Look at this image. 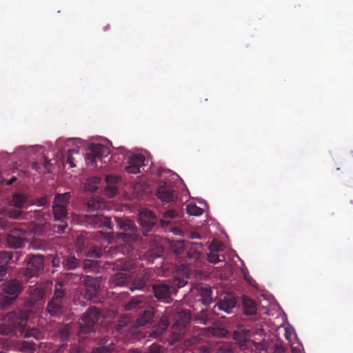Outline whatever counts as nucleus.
I'll return each mask as SVG.
<instances>
[{"mask_svg":"<svg viewBox=\"0 0 353 353\" xmlns=\"http://www.w3.org/2000/svg\"><path fill=\"white\" fill-rule=\"evenodd\" d=\"M29 318L28 310L10 312L7 314L5 322L1 328V332L5 335L22 336Z\"/></svg>","mask_w":353,"mask_h":353,"instance_id":"obj_1","label":"nucleus"},{"mask_svg":"<svg viewBox=\"0 0 353 353\" xmlns=\"http://www.w3.org/2000/svg\"><path fill=\"white\" fill-rule=\"evenodd\" d=\"M115 221L121 232L117 233V242L120 245L125 247V251L129 252L133 249L132 243L139 237L138 228L134 221L123 218L115 217Z\"/></svg>","mask_w":353,"mask_h":353,"instance_id":"obj_2","label":"nucleus"},{"mask_svg":"<svg viewBox=\"0 0 353 353\" xmlns=\"http://www.w3.org/2000/svg\"><path fill=\"white\" fill-rule=\"evenodd\" d=\"M70 193L57 194L54 197L52 210L54 220L60 221L62 224L57 226V232L63 233L68 227V205L70 199Z\"/></svg>","mask_w":353,"mask_h":353,"instance_id":"obj_3","label":"nucleus"},{"mask_svg":"<svg viewBox=\"0 0 353 353\" xmlns=\"http://www.w3.org/2000/svg\"><path fill=\"white\" fill-rule=\"evenodd\" d=\"M23 289L22 283L17 279H10L3 283L0 293V307L5 308L11 305Z\"/></svg>","mask_w":353,"mask_h":353,"instance_id":"obj_4","label":"nucleus"},{"mask_svg":"<svg viewBox=\"0 0 353 353\" xmlns=\"http://www.w3.org/2000/svg\"><path fill=\"white\" fill-rule=\"evenodd\" d=\"M65 293L63 289V284L57 283L54 285V294L48 301L46 310L51 316H59L64 312L63 299Z\"/></svg>","mask_w":353,"mask_h":353,"instance_id":"obj_5","label":"nucleus"},{"mask_svg":"<svg viewBox=\"0 0 353 353\" xmlns=\"http://www.w3.org/2000/svg\"><path fill=\"white\" fill-rule=\"evenodd\" d=\"M28 203H30L29 198L26 193L19 192H14L10 201V206L11 208L7 211L8 216L13 219H21L23 215L22 209Z\"/></svg>","mask_w":353,"mask_h":353,"instance_id":"obj_6","label":"nucleus"},{"mask_svg":"<svg viewBox=\"0 0 353 353\" xmlns=\"http://www.w3.org/2000/svg\"><path fill=\"white\" fill-rule=\"evenodd\" d=\"M85 219L88 224L94 228H106L108 229L109 232H103L100 231L99 233L103 236L108 243H110L112 236V225L110 218L97 214L94 215H85Z\"/></svg>","mask_w":353,"mask_h":353,"instance_id":"obj_7","label":"nucleus"},{"mask_svg":"<svg viewBox=\"0 0 353 353\" xmlns=\"http://www.w3.org/2000/svg\"><path fill=\"white\" fill-rule=\"evenodd\" d=\"M26 268L23 276L28 281L34 276H39L44 270V258L41 255L28 256Z\"/></svg>","mask_w":353,"mask_h":353,"instance_id":"obj_8","label":"nucleus"},{"mask_svg":"<svg viewBox=\"0 0 353 353\" xmlns=\"http://www.w3.org/2000/svg\"><path fill=\"white\" fill-rule=\"evenodd\" d=\"M109 153V148L106 146L99 143L92 144L86 153L88 164L96 167L97 161H102Z\"/></svg>","mask_w":353,"mask_h":353,"instance_id":"obj_9","label":"nucleus"},{"mask_svg":"<svg viewBox=\"0 0 353 353\" xmlns=\"http://www.w3.org/2000/svg\"><path fill=\"white\" fill-rule=\"evenodd\" d=\"M100 312L96 307H91L82 316L79 334H86L92 331L99 321Z\"/></svg>","mask_w":353,"mask_h":353,"instance_id":"obj_10","label":"nucleus"},{"mask_svg":"<svg viewBox=\"0 0 353 353\" xmlns=\"http://www.w3.org/2000/svg\"><path fill=\"white\" fill-rule=\"evenodd\" d=\"M82 282L85 288V292L84 294V299L86 300H90L95 296L100 288L101 277L94 278L90 276H82Z\"/></svg>","mask_w":353,"mask_h":353,"instance_id":"obj_11","label":"nucleus"},{"mask_svg":"<svg viewBox=\"0 0 353 353\" xmlns=\"http://www.w3.org/2000/svg\"><path fill=\"white\" fill-rule=\"evenodd\" d=\"M134 266L132 264H124L121 269L113 276L112 282L115 286H123L131 279Z\"/></svg>","mask_w":353,"mask_h":353,"instance_id":"obj_12","label":"nucleus"},{"mask_svg":"<svg viewBox=\"0 0 353 353\" xmlns=\"http://www.w3.org/2000/svg\"><path fill=\"white\" fill-rule=\"evenodd\" d=\"M27 230L24 228H14L7 236L9 247L19 248L24 245Z\"/></svg>","mask_w":353,"mask_h":353,"instance_id":"obj_13","label":"nucleus"},{"mask_svg":"<svg viewBox=\"0 0 353 353\" xmlns=\"http://www.w3.org/2000/svg\"><path fill=\"white\" fill-rule=\"evenodd\" d=\"M139 222L143 228V233L146 236L156 224L157 218L151 210L143 209L139 213Z\"/></svg>","mask_w":353,"mask_h":353,"instance_id":"obj_14","label":"nucleus"},{"mask_svg":"<svg viewBox=\"0 0 353 353\" xmlns=\"http://www.w3.org/2000/svg\"><path fill=\"white\" fill-rule=\"evenodd\" d=\"M157 195L163 202L170 203L174 201L176 194L173 186L167 183H161L157 190Z\"/></svg>","mask_w":353,"mask_h":353,"instance_id":"obj_15","label":"nucleus"},{"mask_svg":"<svg viewBox=\"0 0 353 353\" xmlns=\"http://www.w3.org/2000/svg\"><path fill=\"white\" fill-rule=\"evenodd\" d=\"M152 290L154 297L159 301L168 303L171 296V287L165 283L154 284Z\"/></svg>","mask_w":353,"mask_h":353,"instance_id":"obj_16","label":"nucleus"},{"mask_svg":"<svg viewBox=\"0 0 353 353\" xmlns=\"http://www.w3.org/2000/svg\"><path fill=\"white\" fill-rule=\"evenodd\" d=\"M145 158L141 154H133L128 161V165L125 170L128 173L137 174L140 172V168L144 165Z\"/></svg>","mask_w":353,"mask_h":353,"instance_id":"obj_17","label":"nucleus"},{"mask_svg":"<svg viewBox=\"0 0 353 353\" xmlns=\"http://www.w3.org/2000/svg\"><path fill=\"white\" fill-rule=\"evenodd\" d=\"M236 305V299L232 295L228 294L223 299H220L214 307L215 312L216 310H221L227 314L231 312V310Z\"/></svg>","mask_w":353,"mask_h":353,"instance_id":"obj_18","label":"nucleus"},{"mask_svg":"<svg viewBox=\"0 0 353 353\" xmlns=\"http://www.w3.org/2000/svg\"><path fill=\"white\" fill-rule=\"evenodd\" d=\"M105 181L107 183V186L105 188V194L110 198H112L117 194L118 190L116 185L119 181V178L116 176L108 175L106 176Z\"/></svg>","mask_w":353,"mask_h":353,"instance_id":"obj_19","label":"nucleus"},{"mask_svg":"<svg viewBox=\"0 0 353 353\" xmlns=\"http://www.w3.org/2000/svg\"><path fill=\"white\" fill-rule=\"evenodd\" d=\"M169 325V322L167 319H161L160 322L153 327L151 333L150 334V336L159 339L163 333L166 330Z\"/></svg>","mask_w":353,"mask_h":353,"instance_id":"obj_20","label":"nucleus"},{"mask_svg":"<svg viewBox=\"0 0 353 353\" xmlns=\"http://www.w3.org/2000/svg\"><path fill=\"white\" fill-rule=\"evenodd\" d=\"M105 207L104 200L99 196H92L87 203L88 211L94 212Z\"/></svg>","mask_w":353,"mask_h":353,"instance_id":"obj_21","label":"nucleus"},{"mask_svg":"<svg viewBox=\"0 0 353 353\" xmlns=\"http://www.w3.org/2000/svg\"><path fill=\"white\" fill-rule=\"evenodd\" d=\"M154 316V312L151 310H145L137 318L136 321L137 327H143L148 323H151Z\"/></svg>","mask_w":353,"mask_h":353,"instance_id":"obj_22","label":"nucleus"},{"mask_svg":"<svg viewBox=\"0 0 353 353\" xmlns=\"http://www.w3.org/2000/svg\"><path fill=\"white\" fill-rule=\"evenodd\" d=\"M31 168L37 172H50L52 164L46 157H43L41 163L33 162L31 165Z\"/></svg>","mask_w":353,"mask_h":353,"instance_id":"obj_23","label":"nucleus"},{"mask_svg":"<svg viewBox=\"0 0 353 353\" xmlns=\"http://www.w3.org/2000/svg\"><path fill=\"white\" fill-rule=\"evenodd\" d=\"M203 244L201 243H191L188 252L189 259L199 260L202 254Z\"/></svg>","mask_w":353,"mask_h":353,"instance_id":"obj_24","label":"nucleus"},{"mask_svg":"<svg viewBox=\"0 0 353 353\" xmlns=\"http://www.w3.org/2000/svg\"><path fill=\"white\" fill-rule=\"evenodd\" d=\"M143 304V298L141 296H134L125 305V310L126 311L137 310L141 308Z\"/></svg>","mask_w":353,"mask_h":353,"instance_id":"obj_25","label":"nucleus"},{"mask_svg":"<svg viewBox=\"0 0 353 353\" xmlns=\"http://www.w3.org/2000/svg\"><path fill=\"white\" fill-rule=\"evenodd\" d=\"M63 267L65 270H74L79 267L80 261L74 256L68 255L63 260Z\"/></svg>","mask_w":353,"mask_h":353,"instance_id":"obj_26","label":"nucleus"},{"mask_svg":"<svg viewBox=\"0 0 353 353\" xmlns=\"http://www.w3.org/2000/svg\"><path fill=\"white\" fill-rule=\"evenodd\" d=\"M17 345L18 350L23 353H34L36 350L35 343L32 341H19Z\"/></svg>","mask_w":353,"mask_h":353,"instance_id":"obj_27","label":"nucleus"},{"mask_svg":"<svg viewBox=\"0 0 353 353\" xmlns=\"http://www.w3.org/2000/svg\"><path fill=\"white\" fill-rule=\"evenodd\" d=\"M244 313L246 315H252L256 312V303L250 299L243 298V299Z\"/></svg>","mask_w":353,"mask_h":353,"instance_id":"obj_28","label":"nucleus"},{"mask_svg":"<svg viewBox=\"0 0 353 353\" xmlns=\"http://www.w3.org/2000/svg\"><path fill=\"white\" fill-rule=\"evenodd\" d=\"M101 179L98 176L89 178L85 185V189L90 192H94L98 188Z\"/></svg>","mask_w":353,"mask_h":353,"instance_id":"obj_29","label":"nucleus"},{"mask_svg":"<svg viewBox=\"0 0 353 353\" xmlns=\"http://www.w3.org/2000/svg\"><path fill=\"white\" fill-rule=\"evenodd\" d=\"M178 215V212L174 210H168L164 212L161 224L163 227L168 225L170 219H174Z\"/></svg>","mask_w":353,"mask_h":353,"instance_id":"obj_30","label":"nucleus"},{"mask_svg":"<svg viewBox=\"0 0 353 353\" xmlns=\"http://www.w3.org/2000/svg\"><path fill=\"white\" fill-rule=\"evenodd\" d=\"M45 294V290L41 287L33 289L30 292V298L33 302H38L41 300Z\"/></svg>","mask_w":353,"mask_h":353,"instance_id":"obj_31","label":"nucleus"},{"mask_svg":"<svg viewBox=\"0 0 353 353\" xmlns=\"http://www.w3.org/2000/svg\"><path fill=\"white\" fill-rule=\"evenodd\" d=\"M71 326L70 324L63 325L59 328L58 334L61 341H66L70 335Z\"/></svg>","mask_w":353,"mask_h":353,"instance_id":"obj_32","label":"nucleus"},{"mask_svg":"<svg viewBox=\"0 0 353 353\" xmlns=\"http://www.w3.org/2000/svg\"><path fill=\"white\" fill-rule=\"evenodd\" d=\"M105 343L107 341L103 342L104 345L94 348L92 353H111L114 351V344L112 342L108 343V345H105Z\"/></svg>","mask_w":353,"mask_h":353,"instance_id":"obj_33","label":"nucleus"},{"mask_svg":"<svg viewBox=\"0 0 353 353\" xmlns=\"http://www.w3.org/2000/svg\"><path fill=\"white\" fill-rule=\"evenodd\" d=\"M252 345V349L254 348V351L256 353H258L260 351H262L265 348H266V345L263 343H256L253 341H245L243 344L241 345V347L242 349L244 348L245 346Z\"/></svg>","mask_w":353,"mask_h":353,"instance_id":"obj_34","label":"nucleus"},{"mask_svg":"<svg viewBox=\"0 0 353 353\" xmlns=\"http://www.w3.org/2000/svg\"><path fill=\"white\" fill-rule=\"evenodd\" d=\"M171 248L176 254H181L185 248V241L183 240L172 241L171 243Z\"/></svg>","mask_w":353,"mask_h":353,"instance_id":"obj_35","label":"nucleus"},{"mask_svg":"<svg viewBox=\"0 0 353 353\" xmlns=\"http://www.w3.org/2000/svg\"><path fill=\"white\" fill-rule=\"evenodd\" d=\"M211 293L212 290L210 288H203L201 291V301L202 303L207 305L210 304L211 301Z\"/></svg>","mask_w":353,"mask_h":353,"instance_id":"obj_36","label":"nucleus"},{"mask_svg":"<svg viewBox=\"0 0 353 353\" xmlns=\"http://www.w3.org/2000/svg\"><path fill=\"white\" fill-rule=\"evenodd\" d=\"M34 338V339L39 340L43 337V333L36 328L30 329L25 332L23 338Z\"/></svg>","mask_w":353,"mask_h":353,"instance_id":"obj_37","label":"nucleus"},{"mask_svg":"<svg viewBox=\"0 0 353 353\" xmlns=\"http://www.w3.org/2000/svg\"><path fill=\"white\" fill-rule=\"evenodd\" d=\"M102 250L98 246L92 247L86 253V256L91 259H98L102 255Z\"/></svg>","mask_w":353,"mask_h":353,"instance_id":"obj_38","label":"nucleus"},{"mask_svg":"<svg viewBox=\"0 0 353 353\" xmlns=\"http://www.w3.org/2000/svg\"><path fill=\"white\" fill-rule=\"evenodd\" d=\"M188 214L192 216H199L203 213V209L196 206L195 204L190 203L186 206Z\"/></svg>","mask_w":353,"mask_h":353,"instance_id":"obj_39","label":"nucleus"},{"mask_svg":"<svg viewBox=\"0 0 353 353\" xmlns=\"http://www.w3.org/2000/svg\"><path fill=\"white\" fill-rule=\"evenodd\" d=\"M146 279H145V277H139V278H137L132 286L130 287V290L131 291H133L136 289H138V290H141L143 289L145 285H146Z\"/></svg>","mask_w":353,"mask_h":353,"instance_id":"obj_40","label":"nucleus"},{"mask_svg":"<svg viewBox=\"0 0 353 353\" xmlns=\"http://www.w3.org/2000/svg\"><path fill=\"white\" fill-rule=\"evenodd\" d=\"M28 216L30 219H34L36 220H40L42 217V212L41 210H35V211H30L25 214H23L21 219H27Z\"/></svg>","mask_w":353,"mask_h":353,"instance_id":"obj_41","label":"nucleus"},{"mask_svg":"<svg viewBox=\"0 0 353 353\" xmlns=\"http://www.w3.org/2000/svg\"><path fill=\"white\" fill-rule=\"evenodd\" d=\"M216 353H233L231 345L229 343H221L216 349Z\"/></svg>","mask_w":353,"mask_h":353,"instance_id":"obj_42","label":"nucleus"},{"mask_svg":"<svg viewBox=\"0 0 353 353\" xmlns=\"http://www.w3.org/2000/svg\"><path fill=\"white\" fill-rule=\"evenodd\" d=\"M12 259V253L3 251L0 252V264H6Z\"/></svg>","mask_w":353,"mask_h":353,"instance_id":"obj_43","label":"nucleus"},{"mask_svg":"<svg viewBox=\"0 0 353 353\" xmlns=\"http://www.w3.org/2000/svg\"><path fill=\"white\" fill-rule=\"evenodd\" d=\"M208 260L210 263L214 264L221 261L218 253L212 251H210V253L208 254Z\"/></svg>","mask_w":353,"mask_h":353,"instance_id":"obj_44","label":"nucleus"},{"mask_svg":"<svg viewBox=\"0 0 353 353\" xmlns=\"http://www.w3.org/2000/svg\"><path fill=\"white\" fill-rule=\"evenodd\" d=\"M46 203H47L46 198L45 196H41L40 198L32 200L30 202L29 205H36L37 206H43Z\"/></svg>","mask_w":353,"mask_h":353,"instance_id":"obj_45","label":"nucleus"},{"mask_svg":"<svg viewBox=\"0 0 353 353\" xmlns=\"http://www.w3.org/2000/svg\"><path fill=\"white\" fill-rule=\"evenodd\" d=\"M222 247L223 245L221 243L217 242L216 241H212L210 245V251L218 252L222 250Z\"/></svg>","mask_w":353,"mask_h":353,"instance_id":"obj_46","label":"nucleus"},{"mask_svg":"<svg viewBox=\"0 0 353 353\" xmlns=\"http://www.w3.org/2000/svg\"><path fill=\"white\" fill-rule=\"evenodd\" d=\"M8 266L6 264H0V281L6 279Z\"/></svg>","mask_w":353,"mask_h":353,"instance_id":"obj_47","label":"nucleus"},{"mask_svg":"<svg viewBox=\"0 0 353 353\" xmlns=\"http://www.w3.org/2000/svg\"><path fill=\"white\" fill-rule=\"evenodd\" d=\"M162 347L160 345L153 343L148 349L147 353H161Z\"/></svg>","mask_w":353,"mask_h":353,"instance_id":"obj_48","label":"nucleus"},{"mask_svg":"<svg viewBox=\"0 0 353 353\" xmlns=\"http://www.w3.org/2000/svg\"><path fill=\"white\" fill-rule=\"evenodd\" d=\"M97 265V261L92 259H85L84 261V269H90Z\"/></svg>","mask_w":353,"mask_h":353,"instance_id":"obj_49","label":"nucleus"},{"mask_svg":"<svg viewBox=\"0 0 353 353\" xmlns=\"http://www.w3.org/2000/svg\"><path fill=\"white\" fill-rule=\"evenodd\" d=\"M67 163L70 165V168H74L76 166L74 162V158L71 154L67 153Z\"/></svg>","mask_w":353,"mask_h":353,"instance_id":"obj_50","label":"nucleus"},{"mask_svg":"<svg viewBox=\"0 0 353 353\" xmlns=\"http://www.w3.org/2000/svg\"><path fill=\"white\" fill-rule=\"evenodd\" d=\"M190 237L192 239H201V235L199 234V232H196V231H192L190 232Z\"/></svg>","mask_w":353,"mask_h":353,"instance_id":"obj_51","label":"nucleus"},{"mask_svg":"<svg viewBox=\"0 0 353 353\" xmlns=\"http://www.w3.org/2000/svg\"><path fill=\"white\" fill-rule=\"evenodd\" d=\"M79 152V148H70L68 151V154H71V155H73V154H77Z\"/></svg>","mask_w":353,"mask_h":353,"instance_id":"obj_52","label":"nucleus"},{"mask_svg":"<svg viewBox=\"0 0 353 353\" xmlns=\"http://www.w3.org/2000/svg\"><path fill=\"white\" fill-rule=\"evenodd\" d=\"M70 353H83V352L79 347L72 348Z\"/></svg>","mask_w":353,"mask_h":353,"instance_id":"obj_53","label":"nucleus"},{"mask_svg":"<svg viewBox=\"0 0 353 353\" xmlns=\"http://www.w3.org/2000/svg\"><path fill=\"white\" fill-rule=\"evenodd\" d=\"M16 180H17V178L15 176H13L10 180L8 181L7 184L12 185L14 182L16 181Z\"/></svg>","mask_w":353,"mask_h":353,"instance_id":"obj_54","label":"nucleus"},{"mask_svg":"<svg viewBox=\"0 0 353 353\" xmlns=\"http://www.w3.org/2000/svg\"><path fill=\"white\" fill-rule=\"evenodd\" d=\"M58 262H59V259H57V258H54L52 259V265L54 267L58 266Z\"/></svg>","mask_w":353,"mask_h":353,"instance_id":"obj_55","label":"nucleus"},{"mask_svg":"<svg viewBox=\"0 0 353 353\" xmlns=\"http://www.w3.org/2000/svg\"><path fill=\"white\" fill-rule=\"evenodd\" d=\"M64 347H65V344H62L61 345H60L59 348L57 350V353H62Z\"/></svg>","mask_w":353,"mask_h":353,"instance_id":"obj_56","label":"nucleus"},{"mask_svg":"<svg viewBox=\"0 0 353 353\" xmlns=\"http://www.w3.org/2000/svg\"><path fill=\"white\" fill-rule=\"evenodd\" d=\"M292 353H301V350L299 348L292 347Z\"/></svg>","mask_w":353,"mask_h":353,"instance_id":"obj_57","label":"nucleus"},{"mask_svg":"<svg viewBox=\"0 0 353 353\" xmlns=\"http://www.w3.org/2000/svg\"><path fill=\"white\" fill-rule=\"evenodd\" d=\"M202 350H203V353H210V348L206 346L203 347Z\"/></svg>","mask_w":353,"mask_h":353,"instance_id":"obj_58","label":"nucleus"},{"mask_svg":"<svg viewBox=\"0 0 353 353\" xmlns=\"http://www.w3.org/2000/svg\"><path fill=\"white\" fill-rule=\"evenodd\" d=\"M127 353H141L138 350L134 349L129 350Z\"/></svg>","mask_w":353,"mask_h":353,"instance_id":"obj_59","label":"nucleus"},{"mask_svg":"<svg viewBox=\"0 0 353 353\" xmlns=\"http://www.w3.org/2000/svg\"><path fill=\"white\" fill-rule=\"evenodd\" d=\"M178 285H179V288H181V287L184 286V283H181V282H179L178 283Z\"/></svg>","mask_w":353,"mask_h":353,"instance_id":"obj_60","label":"nucleus"},{"mask_svg":"<svg viewBox=\"0 0 353 353\" xmlns=\"http://www.w3.org/2000/svg\"><path fill=\"white\" fill-rule=\"evenodd\" d=\"M185 316L187 317L188 321L190 319L188 314H185Z\"/></svg>","mask_w":353,"mask_h":353,"instance_id":"obj_61","label":"nucleus"},{"mask_svg":"<svg viewBox=\"0 0 353 353\" xmlns=\"http://www.w3.org/2000/svg\"><path fill=\"white\" fill-rule=\"evenodd\" d=\"M170 345H173V343H172V342H170Z\"/></svg>","mask_w":353,"mask_h":353,"instance_id":"obj_62","label":"nucleus"},{"mask_svg":"<svg viewBox=\"0 0 353 353\" xmlns=\"http://www.w3.org/2000/svg\"><path fill=\"white\" fill-rule=\"evenodd\" d=\"M212 334H216L215 332H214V331L212 332Z\"/></svg>","mask_w":353,"mask_h":353,"instance_id":"obj_63","label":"nucleus"}]
</instances>
